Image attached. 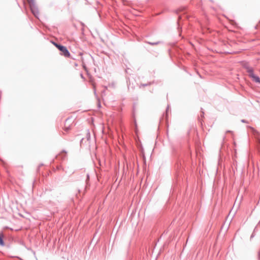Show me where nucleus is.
Returning a JSON list of instances; mask_svg holds the SVG:
<instances>
[{"instance_id": "obj_12", "label": "nucleus", "mask_w": 260, "mask_h": 260, "mask_svg": "<svg viewBox=\"0 0 260 260\" xmlns=\"http://www.w3.org/2000/svg\"><path fill=\"white\" fill-rule=\"evenodd\" d=\"M241 122L243 123H247V121L244 119H242Z\"/></svg>"}, {"instance_id": "obj_18", "label": "nucleus", "mask_w": 260, "mask_h": 260, "mask_svg": "<svg viewBox=\"0 0 260 260\" xmlns=\"http://www.w3.org/2000/svg\"><path fill=\"white\" fill-rule=\"evenodd\" d=\"M168 108H169V106L168 107ZM168 109H167L166 110V112H167V111H168Z\"/></svg>"}, {"instance_id": "obj_1", "label": "nucleus", "mask_w": 260, "mask_h": 260, "mask_svg": "<svg viewBox=\"0 0 260 260\" xmlns=\"http://www.w3.org/2000/svg\"><path fill=\"white\" fill-rule=\"evenodd\" d=\"M27 1L29 3V7L32 13L36 18H39V10L36 4L35 0H27Z\"/></svg>"}, {"instance_id": "obj_11", "label": "nucleus", "mask_w": 260, "mask_h": 260, "mask_svg": "<svg viewBox=\"0 0 260 260\" xmlns=\"http://www.w3.org/2000/svg\"><path fill=\"white\" fill-rule=\"evenodd\" d=\"M64 46L60 45V46H58V48H57L58 50L60 51L61 49H62Z\"/></svg>"}, {"instance_id": "obj_17", "label": "nucleus", "mask_w": 260, "mask_h": 260, "mask_svg": "<svg viewBox=\"0 0 260 260\" xmlns=\"http://www.w3.org/2000/svg\"><path fill=\"white\" fill-rule=\"evenodd\" d=\"M146 85H147V84H143V86H145Z\"/></svg>"}, {"instance_id": "obj_3", "label": "nucleus", "mask_w": 260, "mask_h": 260, "mask_svg": "<svg viewBox=\"0 0 260 260\" xmlns=\"http://www.w3.org/2000/svg\"><path fill=\"white\" fill-rule=\"evenodd\" d=\"M60 52V54L61 55L64 56L65 57H70V53L66 46H64Z\"/></svg>"}, {"instance_id": "obj_15", "label": "nucleus", "mask_w": 260, "mask_h": 260, "mask_svg": "<svg viewBox=\"0 0 260 260\" xmlns=\"http://www.w3.org/2000/svg\"><path fill=\"white\" fill-rule=\"evenodd\" d=\"M43 165V164H41L39 166V168H40V167L41 166H42ZM38 170L39 171V169H38Z\"/></svg>"}, {"instance_id": "obj_16", "label": "nucleus", "mask_w": 260, "mask_h": 260, "mask_svg": "<svg viewBox=\"0 0 260 260\" xmlns=\"http://www.w3.org/2000/svg\"><path fill=\"white\" fill-rule=\"evenodd\" d=\"M253 236H254V235H253V234H252L251 235V238H252V237H253Z\"/></svg>"}, {"instance_id": "obj_2", "label": "nucleus", "mask_w": 260, "mask_h": 260, "mask_svg": "<svg viewBox=\"0 0 260 260\" xmlns=\"http://www.w3.org/2000/svg\"><path fill=\"white\" fill-rule=\"evenodd\" d=\"M248 75L250 78H251L253 81H255L256 83H260V78L257 76H256L253 72V71H251L249 70L248 71Z\"/></svg>"}, {"instance_id": "obj_19", "label": "nucleus", "mask_w": 260, "mask_h": 260, "mask_svg": "<svg viewBox=\"0 0 260 260\" xmlns=\"http://www.w3.org/2000/svg\"><path fill=\"white\" fill-rule=\"evenodd\" d=\"M230 132H231V131H228L226 132V133H230Z\"/></svg>"}, {"instance_id": "obj_4", "label": "nucleus", "mask_w": 260, "mask_h": 260, "mask_svg": "<svg viewBox=\"0 0 260 260\" xmlns=\"http://www.w3.org/2000/svg\"><path fill=\"white\" fill-rule=\"evenodd\" d=\"M69 119H67L64 124V131L67 133L71 128V125L69 123Z\"/></svg>"}, {"instance_id": "obj_10", "label": "nucleus", "mask_w": 260, "mask_h": 260, "mask_svg": "<svg viewBox=\"0 0 260 260\" xmlns=\"http://www.w3.org/2000/svg\"><path fill=\"white\" fill-rule=\"evenodd\" d=\"M250 129H251V130L252 131V132L255 134H257L258 132L255 130L254 129V128L253 127H249Z\"/></svg>"}, {"instance_id": "obj_13", "label": "nucleus", "mask_w": 260, "mask_h": 260, "mask_svg": "<svg viewBox=\"0 0 260 260\" xmlns=\"http://www.w3.org/2000/svg\"><path fill=\"white\" fill-rule=\"evenodd\" d=\"M89 138H90V134H89V133L88 132V133H87V139L88 140Z\"/></svg>"}, {"instance_id": "obj_14", "label": "nucleus", "mask_w": 260, "mask_h": 260, "mask_svg": "<svg viewBox=\"0 0 260 260\" xmlns=\"http://www.w3.org/2000/svg\"><path fill=\"white\" fill-rule=\"evenodd\" d=\"M50 49H51V50L52 51H53L54 50V47L53 48H50Z\"/></svg>"}, {"instance_id": "obj_6", "label": "nucleus", "mask_w": 260, "mask_h": 260, "mask_svg": "<svg viewBox=\"0 0 260 260\" xmlns=\"http://www.w3.org/2000/svg\"><path fill=\"white\" fill-rule=\"evenodd\" d=\"M243 67L245 69H246L247 72L248 73V71H249V70H251V71H253L252 68L249 67L248 63H247V62H245L244 63Z\"/></svg>"}, {"instance_id": "obj_9", "label": "nucleus", "mask_w": 260, "mask_h": 260, "mask_svg": "<svg viewBox=\"0 0 260 260\" xmlns=\"http://www.w3.org/2000/svg\"><path fill=\"white\" fill-rule=\"evenodd\" d=\"M50 43H52L54 47H56L57 48H58V46H60L61 44L56 43L53 41H50Z\"/></svg>"}, {"instance_id": "obj_5", "label": "nucleus", "mask_w": 260, "mask_h": 260, "mask_svg": "<svg viewBox=\"0 0 260 260\" xmlns=\"http://www.w3.org/2000/svg\"><path fill=\"white\" fill-rule=\"evenodd\" d=\"M67 157V153L64 151L61 152L60 154L56 156V158L57 159H61L62 160H64Z\"/></svg>"}, {"instance_id": "obj_7", "label": "nucleus", "mask_w": 260, "mask_h": 260, "mask_svg": "<svg viewBox=\"0 0 260 260\" xmlns=\"http://www.w3.org/2000/svg\"><path fill=\"white\" fill-rule=\"evenodd\" d=\"M4 235L3 234L0 233V245L4 246L5 243L3 240Z\"/></svg>"}, {"instance_id": "obj_8", "label": "nucleus", "mask_w": 260, "mask_h": 260, "mask_svg": "<svg viewBox=\"0 0 260 260\" xmlns=\"http://www.w3.org/2000/svg\"><path fill=\"white\" fill-rule=\"evenodd\" d=\"M146 43L151 45H156L159 44L160 43V42H159V41L156 42H146Z\"/></svg>"}]
</instances>
